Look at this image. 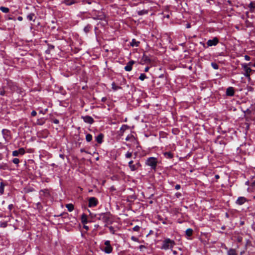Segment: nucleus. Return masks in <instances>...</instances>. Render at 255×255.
<instances>
[{
  "instance_id": "30",
  "label": "nucleus",
  "mask_w": 255,
  "mask_h": 255,
  "mask_svg": "<svg viewBox=\"0 0 255 255\" xmlns=\"http://www.w3.org/2000/svg\"><path fill=\"white\" fill-rule=\"evenodd\" d=\"M0 10L4 13H7L9 11L8 8L4 6H0Z\"/></svg>"
},
{
  "instance_id": "8",
  "label": "nucleus",
  "mask_w": 255,
  "mask_h": 255,
  "mask_svg": "<svg viewBox=\"0 0 255 255\" xmlns=\"http://www.w3.org/2000/svg\"><path fill=\"white\" fill-rule=\"evenodd\" d=\"M2 134L5 140L8 141L10 139V131L8 129H3L2 130Z\"/></svg>"
},
{
  "instance_id": "25",
  "label": "nucleus",
  "mask_w": 255,
  "mask_h": 255,
  "mask_svg": "<svg viewBox=\"0 0 255 255\" xmlns=\"http://www.w3.org/2000/svg\"><path fill=\"white\" fill-rule=\"evenodd\" d=\"M148 10H145V9L138 10L137 12L138 15H142L144 14H146L148 13Z\"/></svg>"
},
{
  "instance_id": "3",
  "label": "nucleus",
  "mask_w": 255,
  "mask_h": 255,
  "mask_svg": "<svg viewBox=\"0 0 255 255\" xmlns=\"http://www.w3.org/2000/svg\"><path fill=\"white\" fill-rule=\"evenodd\" d=\"M157 163V159L155 157H150L146 161V164L150 166L152 169L155 170L156 168Z\"/></svg>"
},
{
  "instance_id": "14",
  "label": "nucleus",
  "mask_w": 255,
  "mask_h": 255,
  "mask_svg": "<svg viewBox=\"0 0 255 255\" xmlns=\"http://www.w3.org/2000/svg\"><path fill=\"white\" fill-rule=\"evenodd\" d=\"M235 93L234 89L233 87H230L227 89L226 95L229 96H234Z\"/></svg>"
},
{
  "instance_id": "26",
  "label": "nucleus",
  "mask_w": 255,
  "mask_h": 255,
  "mask_svg": "<svg viewBox=\"0 0 255 255\" xmlns=\"http://www.w3.org/2000/svg\"><path fill=\"white\" fill-rule=\"evenodd\" d=\"M66 207L69 212H71L74 210V206L72 204H66Z\"/></svg>"
},
{
  "instance_id": "7",
  "label": "nucleus",
  "mask_w": 255,
  "mask_h": 255,
  "mask_svg": "<svg viewBox=\"0 0 255 255\" xmlns=\"http://www.w3.org/2000/svg\"><path fill=\"white\" fill-rule=\"evenodd\" d=\"M25 153V150L23 148H20L18 150L12 151V155L13 156H18V155H22Z\"/></svg>"
},
{
  "instance_id": "62",
  "label": "nucleus",
  "mask_w": 255,
  "mask_h": 255,
  "mask_svg": "<svg viewBox=\"0 0 255 255\" xmlns=\"http://www.w3.org/2000/svg\"><path fill=\"white\" fill-rule=\"evenodd\" d=\"M190 24H188L187 25V28H190Z\"/></svg>"
},
{
  "instance_id": "10",
  "label": "nucleus",
  "mask_w": 255,
  "mask_h": 255,
  "mask_svg": "<svg viewBox=\"0 0 255 255\" xmlns=\"http://www.w3.org/2000/svg\"><path fill=\"white\" fill-rule=\"evenodd\" d=\"M243 67L245 71V73L244 74L245 76L250 78V73L252 72V69L249 67L246 64L243 65Z\"/></svg>"
},
{
  "instance_id": "36",
  "label": "nucleus",
  "mask_w": 255,
  "mask_h": 255,
  "mask_svg": "<svg viewBox=\"0 0 255 255\" xmlns=\"http://www.w3.org/2000/svg\"><path fill=\"white\" fill-rule=\"evenodd\" d=\"M7 226V223L6 222H3L0 223V227L1 228H5Z\"/></svg>"
},
{
  "instance_id": "40",
  "label": "nucleus",
  "mask_w": 255,
  "mask_h": 255,
  "mask_svg": "<svg viewBox=\"0 0 255 255\" xmlns=\"http://www.w3.org/2000/svg\"><path fill=\"white\" fill-rule=\"evenodd\" d=\"M140 228V227H139V226H134V227L133 228L132 230H133V231H135V232H138V231H139Z\"/></svg>"
},
{
  "instance_id": "24",
  "label": "nucleus",
  "mask_w": 255,
  "mask_h": 255,
  "mask_svg": "<svg viewBox=\"0 0 255 255\" xmlns=\"http://www.w3.org/2000/svg\"><path fill=\"white\" fill-rule=\"evenodd\" d=\"M228 255H237L236 251L234 249H230L227 253Z\"/></svg>"
},
{
  "instance_id": "47",
  "label": "nucleus",
  "mask_w": 255,
  "mask_h": 255,
  "mask_svg": "<svg viewBox=\"0 0 255 255\" xmlns=\"http://www.w3.org/2000/svg\"><path fill=\"white\" fill-rule=\"evenodd\" d=\"M13 208V204H10V205H8V209L9 210V211H10L12 210V209Z\"/></svg>"
},
{
  "instance_id": "11",
  "label": "nucleus",
  "mask_w": 255,
  "mask_h": 255,
  "mask_svg": "<svg viewBox=\"0 0 255 255\" xmlns=\"http://www.w3.org/2000/svg\"><path fill=\"white\" fill-rule=\"evenodd\" d=\"M82 119L85 123L89 124H92L94 122L93 118L89 116H82Z\"/></svg>"
},
{
  "instance_id": "28",
  "label": "nucleus",
  "mask_w": 255,
  "mask_h": 255,
  "mask_svg": "<svg viewBox=\"0 0 255 255\" xmlns=\"http://www.w3.org/2000/svg\"><path fill=\"white\" fill-rule=\"evenodd\" d=\"M91 28L92 26L90 24H88L84 28V31L86 33H87L90 31Z\"/></svg>"
},
{
  "instance_id": "42",
  "label": "nucleus",
  "mask_w": 255,
  "mask_h": 255,
  "mask_svg": "<svg viewBox=\"0 0 255 255\" xmlns=\"http://www.w3.org/2000/svg\"><path fill=\"white\" fill-rule=\"evenodd\" d=\"M131 240L134 242H139L138 239L134 236H132L131 237Z\"/></svg>"
},
{
  "instance_id": "32",
  "label": "nucleus",
  "mask_w": 255,
  "mask_h": 255,
  "mask_svg": "<svg viewBox=\"0 0 255 255\" xmlns=\"http://www.w3.org/2000/svg\"><path fill=\"white\" fill-rule=\"evenodd\" d=\"M249 7L250 8L251 11H253V10L255 8V3H254L253 2H251L249 4Z\"/></svg>"
},
{
  "instance_id": "2",
  "label": "nucleus",
  "mask_w": 255,
  "mask_h": 255,
  "mask_svg": "<svg viewBox=\"0 0 255 255\" xmlns=\"http://www.w3.org/2000/svg\"><path fill=\"white\" fill-rule=\"evenodd\" d=\"M175 245V242L173 240H170L169 238L165 239L162 243L161 246V249L167 250L168 249H171Z\"/></svg>"
},
{
  "instance_id": "22",
  "label": "nucleus",
  "mask_w": 255,
  "mask_h": 255,
  "mask_svg": "<svg viewBox=\"0 0 255 255\" xmlns=\"http://www.w3.org/2000/svg\"><path fill=\"white\" fill-rule=\"evenodd\" d=\"M81 222L83 224H86L88 223L87 215L83 214L81 216Z\"/></svg>"
},
{
  "instance_id": "46",
  "label": "nucleus",
  "mask_w": 255,
  "mask_h": 255,
  "mask_svg": "<svg viewBox=\"0 0 255 255\" xmlns=\"http://www.w3.org/2000/svg\"><path fill=\"white\" fill-rule=\"evenodd\" d=\"M251 58L248 55H245V59L247 61H249L250 60Z\"/></svg>"
},
{
  "instance_id": "35",
  "label": "nucleus",
  "mask_w": 255,
  "mask_h": 255,
  "mask_svg": "<svg viewBox=\"0 0 255 255\" xmlns=\"http://www.w3.org/2000/svg\"><path fill=\"white\" fill-rule=\"evenodd\" d=\"M12 162L15 164H17V165H18V163H19V160L18 158H14L12 159Z\"/></svg>"
},
{
  "instance_id": "44",
  "label": "nucleus",
  "mask_w": 255,
  "mask_h": 255,
  "mask_svg": "<svg viewBox=\"0 0 255 255\" xmlns=\"http://www.w3.org/2000/svg\"><path fill=\"white\" fill-rule=\"evenodd\" d=\"M36 114H37V113H36V111H32L31 112V116H32V117H35V116L36 115Z\"/></svg>"
},
{
  "instance_id": "18",
  "label": "nucleus",
  "mask_w": 255,
  "mask_h": 255,
  "mask_svg": "<svg viewBox=\"0 0 255 255\" xmlns=\"http://www.w3.org/2000/svg\"><path fill=\"white\" fill-rule=\"evenodd\" d=\"M133 161L132 160H130L128 162V166L131 171H134L136 170V168L135 165L133 164Z\"/></svg>"
},
{
  "instance_id": "34",
  "label": "nucleus",
  "mask_w": 255,
  "mask_h": 255,
  "mask_svg": "<svg viewBox=\"0 0 255 255\" xmlns=\"http://www.w3.org/2000/svg\"><path fill=\"white\" fill-rule=\"evenodd\" d=\"M132 154V152L128 151L125 154V157L127 158H129L131 157Z\"/></svg>"
},
{
  "instance_id": "13",
  "label": "nucleus",
  "mask_w": 255,
  "mask_h": 255,
  "mask_svg": "<svg viewBox=\"0 0 255 255\" xmlns=\"http://www.w3.org/2000/svg\"><path fill=\"white\" fill-rule=\"evenodd\" d=\"M134 63V61L131 60L129 61L127 65L125 67L124 69L126 71H130L132 70V65Z\"/></svg>"
},
{
  "instance_id": "49",
  "label": "nucleus",
  "mask_w": 255,
  "mask_h": 255,
  "mask_svg": "<svg viewBox=\"0 0 255 255\" xmlns=\"http://www.w3.org/2000/svg\"><path fill=\"white\" fill-rule=\"evenodd\" d=\"M127 127H128V126L127 125H123L121 127V130H125Z\"/></svg>"
},
{
  "instance_id": "53",
  "label": "nucleus",
  "mask_w": 255,
  "mask_h": 255,
  "mask_svg": "<svg viewBox=\"0 0 255 255\" xmlns=\"http://www.w3.org/2000/svg\"><path fill=\"white\" fill-rule=\"evenodd\" d=\"M17 19H18V20H19V21H22V19H23V18H22V16H18V17H17Z\"/></svg>"
},
{
  "instance_id": "37",
  "label": "nucleus",
  "mask_w": 255,
  "mask_h": 255,
  "mask_svg": "<svg viewBox=\"0 0 255 255\" xmlns=\"http://www.w3.org/2000/svg\"><path fill=\"white\" fill-rule=\"evenodd\" d=\"M36 208L39 210H41L42 209V206L41 205V203L40 202H38L36 203Z\"/></svg>"
},
{
  "instance_id": "45",
  "label": "nucleus",
  "mask_w": 255,
  "mask_h": 255,
  "mask_svg": "<svg viewBox=\"0 0 255 255\" xmlns=\"http://www.w3.org/2000/svg\"><path fill=\"white\" fill-rule=\"evenodd\" d=\"M180 188H181V186H180V185L179 184H177V185H175V189L176 190H178L180 189Z\"/></svg>"
},
{
  "instance_id": "16",
  "label": "nucleus",
  "mask_w": 255,
  "mask_h": 255,
  "mask_svg": "<svg viewBox=\"0 0 255 255\" xmlns=\"http://www.w3.org/2000/svg\"><path fill=\"white\" fill-rule=\"evenodd\" d=\"M142 61L146 63H149L151 62L149 57L145 54H144L142 57Z\"/></svg>"
},
{
  "instance_id": "1",
  "label": "nucleus",
  "mask_w": 255,
  "mask_h": 255,
  "mask_svg": "<svg viewBox=\"0 0 255 255\" xmlns=\"http://www.w3.org/2000/svg\"><path fill=\"white\" fill-rule=\"evenodd\" d=\"M97 219L108 224L111 223L112 215L110 213H102L96 215Z\"/></svg>"
},
{
  "instance_id": "9",
  "label": "nucleus",
  "mask_w": 255,
  "mask_h": 255,
  "mask_svg": "<svg viewBox=\"0 0 255 255\" xmlns=\"http://www.w3.org/2000/svg\"><path fill=\"white\" fill-rule=\"evenodd\" d=\"M39 194L41 198H48L50 196L49 191L46 189L41 190Z\"/></svg>"
},
{
  "instance_id": "4",
  "label": "nucleus",
  "mask_w": 255,
  "mask_h": 255,
  "mask_svg": "<svg viewBox=\"0 0 255 255\" xmlns=\"http://www.w3.org/2000/svg\"><path fill=\"white\" fill-rule=\"evenodd\" d=\"M104 245L105 247L102 249V251L106 254H111L113 251V248L111 245L110 241L108 240L106 241Z\"/></svg>"
},
{
  "instance_id": "21",
  "label": "nucleus",
  "mask_w": 255,
  "mask_h": 255,
  "mask_svg": "<svg viewBox=\"0 0 255 255\" xmlns=\"http://www.w3.org/2000/svg\"><path fill=\"white\" fill-rule=\"evenodd\" d=\"M6 184L3 182L1 181L0 183V194L2 195L4 193V188Z\"/></svg>"
},
{
  "instance_id": "38",
  "label": "nucleus",
  "mask_w": 255,
  "mask_h": 255,
  "mask_svg": "<svg viewBox=\"0 0 255 255\" xmlns=\"http://www.w3.org/2000/svg\"><path fill=\"white\" fill-rule=\"evenodd\" d=\"M211 66L214 69H218L219 68L218 65L216 63H212Z\"/></svg>"
},
{
  "instance_id": "57",
  "label": "nucleus",
  "mask_w": 255,
  "mask_h": 255,
  "mask_svg": "<svg viewBox=\"0 0 255 255\" xmlns=\"http://www.w3.org/2000/svg\"><path fill=\"white\" fill-rule=\"evenodd\" d=\"M84 228L86 230H88L89 229L88 227L85 225H84Z\"/></svg>"
},
{
  "instance_id": "59",
  "label": "nucleus",
  "mask_w": 255,
  "mask_h": 255,
  "mask_svg": "<svg viewBox=\"0 0 255 255\" xmlns=\"http://www.w3.org/2000/svg\"><path fill=\"white\" fill-rule=\"evenodd\" d=\"M252 229L253 230V231H254L255 232V226H252Z\"/></svg>"
},
{
  "instance_id": "48",
  "label": "nucleus",
  "mask_w": 255,
  "mask_h": 255,
  "mask_svg": "<svg viewBox=\"0 0 255 255\" xmlns=\"http://www.w3.org/2000/svg\"><path fill=\"white\" fill-rule=\"evenodd\" d=\"M53 123H54L55 124H58L59 123V121L57 119H54L53 121Z\"/></svg>"
},
{
  "instance_id": "6",
  "label": "nucleus",
  "mask_w": 255,
  "mask_h": 255,
  "mask_svg": "<svg viewBox=\"0 0 255 255\" xmlns=\"http://www.w3.org/2000/svg\"><path fill=\"white\" fill-rule=\"evenodd\" d=\"M219 43V39L217 37H214L212 39H209L207 42L208 47L216 46Z\"/></svg>"
},
{
  "instance_id": "29",
  "label": "nucleus",
  "mask_w": 255,
  "mask_h": 255,
  "mask_svg": "<svg viewBox=\"0 0 255 255\" xmlns=\"http://www.w3.org/2000/svg\"><path fill=\"white\" fill-rule=\"evenodd\" d=\"M93 137L92 135L90 134H87L86 135V140L87 142H90L92 140Z\"/></svg>"
},
{
  "instance_id": "54",
  "label": "nucleus",
  "mask_w": 255,
  "mask_h": 255,
  "mask_svg": "<svg viewBox=\"0 0 255 255\" xmlns=\"http://www.w3.org/2000/svg\"><path fill=\"white\" fill-rule=\"evenodd\" d=\"M54 46L52 45H50L49 46V48L50 49H54Z\"/></svg>"
},
{
  "instance_id": "64",
  "label": "nucleus",
  "mask_w": 255,
  "mask_h": 255,
  "mask_svg": "<svg viewBox=\"0 0 255 255\" xmlns=\"http://www.w3.org/2000/svg\"><path fill=\"white\" fill-rule=\"evenodd\" d=\"M248 183H249V182H248V181L246 182V184H248Z\"/></svg>"
},
{
  "instance_id": "58",
  "label": "nucleus",
  "mask_w": 255,
  "mask_h": 255,
  "mask_svg": "<svg viewBox=\"0 0 255 255\" xmlns=\"http://www.w3.org/2000/svg\"><path fill=\"white\" fill-rule=\"evenodd\" d=\"M252 184H253V186H255V179L253 181V182L252 183Z\"/></svg>"
},
{
  "instance_id": "39",
  "label": "nucleus",
  "mask_w": 255,
  "mask_h": 255,
  "mask_svg": "<svg viewBox=\"0 0 255 255\" xmlns=\"http://www.w3.org/2000/svg\"><path fill=\"white\" fill-rule=\"evenodd\" d=\"M109 229L110 230V232L111 233H112V234H115V230L114 229V228L112 226H110L109 227Z\"/></svg>"
},
{
  "instance_id": "19",
  "label": "nucleus",
  "mask_w": 255,
  "mask_h": 255,
  "mask_svg": "<svg viewBox=\"0 0 255 255\" xmlns=\"http://www.w3.org/2000/svg\"><path fill=\"white\" fill-rule=\"evenodd\" d=\"M76 2L75 0H64L63 3H65L67 5H71Z\"/></svg>"
},
{
  "instance_id": "17",
  "label": "nucleus",
  "mask_w": 255,
  "mask_h": 255,
  "mask_svg": "<svg viewBox=\"0 0 255 255\" xmlns=\"http://www.w3.org/2000/svg\"><path fill=\"white\" fill-rule=\"evenodd\" d=\"M35 14L33 13H30L29 14L27 15V18L28 20L30 21H35Z\"/></svg>"
},
{
  "instance_id": "20",
  "label": "nucleus",
  "mask_w": 255,
  "mask_h": 255,
  "mask_svg": "<svg viewBox=\"0 0 255 255\" xmlns=\"http://www.w3.org/2000/svg\"><path fill=\"white\" fill-rule=\"evenodd\" d=\"M163 154L164 157L167 159H171L173 157V155L171 152H165Z\"/></svg>"
},
{
  "instance_id": "60",
  "label": "nucleus",
  "mask_w": 255,
  "mask_h": 255,
  "mask_svg": "<svg viewBox=\"0 0 255 255\" xmlns=\"http://www.w3.org/2000/svg\"><path fill=\"white\" fill-rule=\"evenodd\" d=\"M173 254L175 255L177 254V253L176 251H173Z\"/></svg>"
},
{
  "instance_id": "61",
  "label": "nucleus",
  "mask_w": 255,
  "mask_h": 255,
  "mask_svg": "<svg viewBox=\"0 0 255 255\" xmlns=\"http://www.w3.org/2000/svg\"><path fill=\"white\" fill-rule=\"evenodd\" d=\"M215 177H216V179H218L219 178V176L218 175H216L215 176Z\"/></svg>"
},
{
  "instance_id": "15",
  "label": "nucleus",
  "mask_w": 255,
  "mask_h": 255,
  "mask_svg": "<svg viewBox=\"0 0 255 255\" xmlns=\"http://www.w3.org/2000/svg\"><path fill=\"white\" fill-rule=\"evenodd\" d=\"M104 135L102 133L99 134L96 137V140L99 143H102L103 142V139Z\"/></svg>"
},
{
  "instance_id": "43",
  "label": "nucleus",
  "mask_w": 255,
  "mask_h": 255,
  "mask_svg": "<svg viewBox=\"0 0 255 255\" xmlns=\"http://www.w3.org/2000/svg\"><path fill=\"white\" fill-rule=\"evenodd\" d=\"M134 165L136 168V170H137L139 167L141 166V165L139 162H136Z\"/></svg>"
},
{
  "instance_id": "63",
  "label": "nucleus",
  "mask_w": 255,
  "mask_h": 255,
  "mask_svg": "<svg viewBox=\"0 0 255 255\" xmlns=\"http://www.w3.org/2000/svg\"><path fill=\"white\" fill-rule=\"evenodd\" d=\"M253 66H254V67H255V63L254 64Z\"/></svg>"
},
{
  "instance_id": "12",
  "label": "nucleus",
  "mask_w": 255,
  "mask_h": 255,
  "mask_svg": "<svg viewBox=\"0 0 255 255\" xmlns=\"http://www.w3.org/2000/svg\"><path fill=\"white\" fill-rule=\"evenodd\" d=\"M247 201V199L245 197H239L236 201V203L239 205H242L244 204L245 202H246Z\"/></svg>"
},
{
  "instance_id": "51",
  "label": "nucleus",
  "mask_w": 255,
  "mask_h": 255,
  "mask_svg": "<svg viewBox=\"0 0 255 255\" xmlns=\"http://www.w3.org/2000/svg\"><path fill=\"white\" fill-rule=\"evenodd\" d=\"M5 91L4 90H2L0 92V95L1 96H4L5 95Z\"/></svg>"
},
{
  "instance_id": "52",
  "label": "nucleus",
  "mask_w": 255,
  "mask_h": 255,
  "mask_svg": "<svg viewBox=\"0 0 255 255\" xmlns=\"http://www.w3.org/2000/svg\"><path fill=\"white\" fill-rule=\"evenodd\" d=\"M143 248H145V246L143 245H140L139 247V249H140V251H141Z\"/></svg>"
},
{
  "instance_id": "5",
  "label": "nucleus",
  "mask_w": 255,
  "mask_h": 255,
  "mask_svg": "<svg viewBox=\"0 0 255 255\" xmlns=\"http://www.w3.org/2000/svg\"><path fill=\"white\" fill-rule=\"evenodd\" d=\"M98 204V201L95 197H92L89 199L88 206L90 208L96 207Z\"/></svg>"
},
{
  "instance_id": "41",
  "label": "nucleus",
  "mask_w": 255,
  "mask_h": 255,
  "mask_svg": "<svg viewBox=\"0 0 255 255\" xmlns=\"http://www.w3.org/2000/svg\"><path fill=\"white\" fill-rule=\"evenodd\" d=\"M237 240L239 243H241L243 241V238L241 236H238L237 237Z\"/></svg>"
},
{
  "instance_id": "23",
  "label": "nucleus",
  "mask_w": 255,
  "mask_h": 255,
  "mask_svg": "<svg viewBox=\"0 0 255 255\" xmlns=\"http://www.w3.org/2000/svg\"><path fill=\"white\" fill-rule=\"evenodd\" d=\"M139 42L136 41L135 39H133L130 42V46L132 47H137L138 46Z\"/></svg>"
},
{
  "instance_id": "50",
  "label": "nucleus",
  "mask_w": 255,
  "mask_h": 255,
  "mask_svg": "<svg viewBox=\"0 0 255 255\" xmlns=\"http://www.w3.org/2000/svg\"><path fill=\"white\" fill-rule=\"evenodd\" d=\"M83 3L84 4H86V3H87V4H90L91 3V2L89 1V0H84L83 1Z\"/></svg>"
},
{
  "instance_id": "31",
  "label": "nucleus",
  "mask_w": 255,
  "mask_h": 255,
  "mask_svg": "<svg viewBox=\"0 0 255 255\" xmlns=\"http://www.w3.org/2000/svg\"><path fill=\"white\" fill-rule=\"evenodd\" d=\"M192 233L193 230L189 228L186 231V235L188 237L191 236L192 235Z\"/></svg>"
},
{
  "instance_id": "56",
  "label": "nucleus",
  "mask_w": 255,
  "mask_h": 255,
  "mask_svg": "<svg viewBox=\"0 0 255 255\" xmlns=\"http://www.w3.org/2000/svg\"><path fill=\"white\" fill-rule=\"evenodd\" d=\"M106 100H107V98L106 97H103L102 99V101L104 102L106 101Z\"/></svg>"
},
{
  "instance_id": "55",
  "label": "nucleus",
  "mask_w": 255,
  "mask_h": 255,
  "mask_svg": "<svg viewBox=\"0 0 255 255\" xmlns=\"http://www.w3.org/2000/svg\"><path fill=\"white\" fill-rule=\"evenodd\" d=\"M148 70H149V67H146L145 68L144 71L147 72L148 71Z\"/></svg>"
},
{
  "instance_id": "27",
  "label": "nucleus",
  "mask_w": 255,
  "mask_h": 255,
  "mask_svg": "<svg viewBox=\"0 0 255 255\" xmlns=\"http://www.w3.org/2000/svg\"><path fill=\"white\" fill-rule=\"evenodd\" d=\"M112 88L114 91H117L121 88V87L117 86L115 82H113L112 84Z\"/></svg>"
},
{
  "instance_id": "33",
  "label": "nucleus",
  "mask_w": 255,
  "mask_h": 255,
  "mask_svg": "<svg viewBox=\"0 0 255 255\" xmlns=\"http://www.w3.org/2000/svg\"><path fill=\"white\" fill-rule=\"evenodd\" d=\"M146 76L145 75V74H143V73H142L140 75L139 77V79H140V80L141 81H143L144 79H145L146 78Z\"/></svg>"
}]
</instances>
